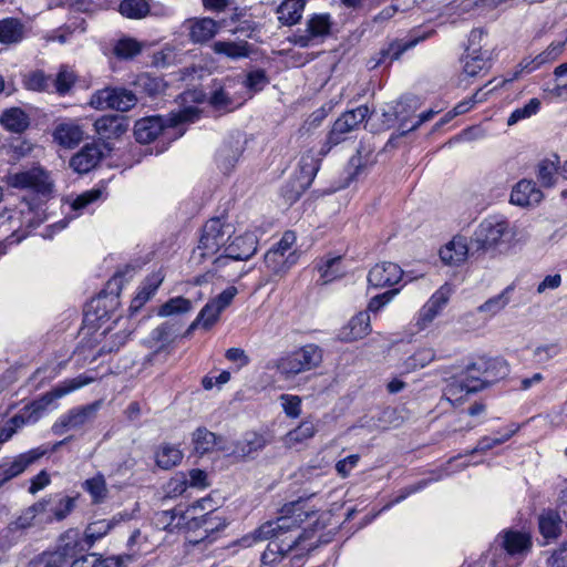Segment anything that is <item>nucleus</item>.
Wrapping results in <instances>:
<instances>
[{"label": "nucleus", "instance_id": "1", "mask_svg": "<svg viewBox=\"0 0 567 567\" xmlns=\"http://www.w3.org/2000/svg\"><path fill=\"white\" fill-rule=\"evenodd\" d=\"M509 372L507 362L502 358H480L467 367L466 377L449 384L447 393H475L485 386L505 378Z\"/></svg>", "mask_w": 567, "mask_h": 567}, {"label": "nucleus", "instance_id": "2", "mask_svg": "<svg viewBox=\"0 0 567 567\" xmlns=\"http://www.w3.org/2000/svg\"><path fill=\"white\" fill-rule=\"evenodd\" d=\"M308 516L309 513L305 509L303 501L298 499L290 504H286L281 509V516L276 520L264 523L259 528L244 536L239 543L244 547H250L258 542L278 537L284 533L300 527Z\"/></svg>", "mask_w": 567, "mask_h": 567}, {"label": "nucleus", "instance_id": "3", "mask_svg": "<svg viewBox=\"0 0 567 567\" xmlns=\"http://www.w3.org/2000/svg\"><path fill=\"white\" fill-rule=\"evenodd\" d=\"M323 359L322 350L313 343L306 344L281 355L276 369L286 381L293 380L298 374L317 369Z\"/></svg>", "mask_w": 567, "mask_h": 567}, {"label": "nucleus", "instance_id": "4", "mask_svg": "<svg viewBox=\"0 0 567 567\" xmlns=\"http://www.w3.org/2000/svg\"><path fill=\"white\" fill-rule=\"evenodd\" d=\"M496 542L505 553L493 559V567H518L522 559L528 555L533 547V538L527 530H503L497 536Z\"/></svg>", "mask_w": 567, "mask_h": 567}, {"label": "nucleus", "instance_id": "5", "mask_svg": "<svg viewBox=\"0 0 567 567\" xmlns=\"http://www.w3.org/2000/svg\"><path fill=\"white\" fill-rule=\"evenodd\" d=\"M233 226L223 223L219 218L209 219L203 227L198 246L193 250L192 259L202 262L213 258L231 238Z\"/></svg>", "mask_w": 567, "mask_h": 567}, {"label": "nucleus", "instance_id": "6", "mask_svg": "<svg viewBox=\"0 0 567 567\" xmlns=\"http://www.w3.org/2000/svg\"><path fill=\"white\" fill-rule=\"evenodd\" d=\"M370 116L367 105L343 112L333 123L326 142L321 146L320 155H327L333 146L347 141L358 131L361 124Z\"/></svg>", "mask_w": 567, "mask_h": 567}, {"label": "nucleus", "instance_id": "7", "mask_svg": "<svg viewBox=\"0 0 567 567\" xmlns=\"http://www.w3.org/2000/svg\"><path fill=\"white\" fill-rule=\"evenodd\" d=\"M484 35L481 29H474L470 33L468 45L461 60L463 72L467 76H476L491 68V51L482 44Z\"/></svg>", "mask_w": 567, "mask_h": 567}, {"label": "nucleus", "instance_id": "8", "mask_svg": "<svg viewBox=\"0 0 567 567\" xmlns=\"http://www.w3.org/2000/svg\"><path fill=\"white\" fill-rule=\"evenodd\" d=\"M137 103L136 95L125 87L105 86L95 91L89 101V105L95 110H115L127 112Z\"/></svg>", "mask_w": 567, "mask_h": 567}, {"label": "nucleus", "instance_id": "9", "mask_svg": "<svg viewBox=\"0 0 567 567\" xmlns=\"http://www.w3.org/2000/svg\"><path fill=\"white\" fill-rule=\"evenodd\" d=\"M567 30L554 40L543 52L535 58H524L515 68L512 75L504 79L502 84L517 80L523 73H532L540 66L556 61L565 50Z\"/></svg>", "mask_w": 567, "mask_h": 567}, {"label": "nucleus", "instance_id": "10", "mask_svg": "<svg viewBox=\"0 0 567 567\" xmlns=\"http://www.w3.org/2000/svg\"><path fill=\"white\" fill-rule=\"evenodd\" d=\"M509 224L506 220L488 218L483 220L471 239L475 250H487L504 243L509 237Z\"/></svg>", "mask_w": 567, "mask_h": 567}, {"label": "nucleus", "instance_id": "11", "mask_svg": "<svg viewBox=\"0 0 567 567\" xmlns=\"http://www.w3.org/2000/svg\"><path fill=\"white\" fill-rule=\"evenodd\" d=\"M332 24L329 13H315L306 21V29L296 32L291 41L300 48L318 44L330 35Z\"/></svg>", "mask_w": 567, "mask_h": 567}, {"label": "nucleus", "instance_id": "12", "mask_svg": "<svg viewBox=\"0 0 567 567\" xmlns=\"http://www.w3.org/2000/svg\"><path fill=\"white\" fill-rule=\"evenodd\" d=\"M257 250V238L254 234L247 233L243 236L235 237L227 243L224 252L214 259L216 267L227 265L229 260H247Z\"/></svg>", "mask_w": 567, "mask_h": 567}, {"label": "nucleus", "instance_id": "13", "mask_svg": "<svg viewBox=\"0 0 567 567\" xmlns=\"http://www.w3.org/2000/svg\"><path fill=\"white\" fill-rule=\"evenodd\" d=\"M99 408V402L74 408L53 424L52 431L54 434L62 435L69 430L81 429L95 419Z\"/></svg>", "mask_w": 567, "mask_h": 567}, {"label": "nucleus", "instance_id": "14", "mask_svg": "<svg viewBox=\"0 0 567 567\" xmlns=\"http://www.w3.org/2000/svg\"><path fill=\"white\" fill-rule=\"evenodd\" d=\"M7 182L14 188H30L38 193H49L51 190V182L48 173L39 167H32L22 172L10 174Z\"/></svg>", "mask_w": 567, "mask_h": 567}, {"label": "nucleus", "instance_id": "15", "mask_svg": "<svg viewBox=\"0 0 567 567\" xmlns=\"http://www.w3.org/2000/svg\"><path fill=\"white\" fill-rule=\"evenodd\" d=\"M450 299V289L441 287L435 291L426 303L420 309L416 326L419 330L427 328L443 310Z\"/></svg>", "mask_w": 567, "mask_h": 567}, {"label": "nucleus", "instance_id": "16", "mask_svg": "<svg viewBox=\"0 0 567 567\" xmlns=\"http://www.w3.org/2000/svg\"><path fill=\"white\" fill-rule=\"evenodd\" d=\"M403 271L393 262H380L372 267L368 274V282L374 288H383L398 284Z\"/></svg>", "mask_w": 567, "mask_h": 567}, {"label": "nucleus", "instance_id": "17", "mask_svg": "<svg viewBox=\"0 0 567 567\" xmlns=\"http://www.w3.org/2000/svg\"><path fill=\"white\" fill-rule=\"evenodd\" d=\"M130 515L127 513H117L110 519H97L90 523L84 532V542L87 548L106 536L116 525L128 520Z\"/></svg>", "mask_w": 567, "mask_h": 567}, {"label": "nucleus", "instance_id": "18", "mask_svg": "<svg viewBox=\"0 0 567 567\" xmlns=\"http://www.w3.org/2000/svg\"><path fill=\"white\" fill-rule=\"evenodd\" d=\"M92 381L93 378L86 377L84 374L63 381L61 384L45 393L39 401L34 403L35 410L44 409L54 400L61 399L64 395L90 384Z\"/></svg>", "mask_w": 567, "mask_h": 567}, {"label": "nucleus", "instance_id": "19", "mask_svg": "<svg viewBox=\"0 0 567 567\" xmlns=\"http://www.w3.org/2000/svg\"><path fill=\"white\" fill-rule=\"evenodd\" d=\"M95 133L102 140L118 138L128 130V122L120 115H103L94 124Z\"/></svg>", "mask_w": 567, "mask_h": 567}, {"label": "nucleus", "instance_id": "20", "mask_svg": "<svg viewBox=\"0 0 567 567\" xmlns=\"http://www.w3.org/2000/svg\"><path fill=\"white\" fill-rule=\"evenodd\" d=\"M187 24L190 41L200 44L212 40L220 29V23L208 17L189 19Z\"/></svg>", "mask_w": 567, "mask_h": 567}, {"label": "nucleus", "instance_id": "21", "mask_svg": "<svg viewBox=\"0 0 567 567\" xmlns=\"http://www.w3.org/2000/svg\"><path fill=\"white\" fill-rule=\"evenodd\" d=\"M542 199L543 193L533 181L518 182L511 193V203L520 207L537 205Z\"/></svg>", "mask_w": 567, "mask_h": 567}, {"label": "nucleus", "instance_id": "22", "mask_svg": "<svg viewBox=\"0 0 567 567\" xmlns=\"http://www.w3.org/2000/svg\"><path fill=\"white\" fill-rule=\"evenodd\" d=\"M269 439L257 432H248L244 437L236 442L234 449L229 452L236 457H254L258 452L262 451L268 444Z\"/></svg>", "mask_w": 567, "mask_h": 567}, {"label": "nucleus", "instance_id": "23", "mask_svg": "<svg viewBox=\"0 0 567 567\" xmlns=\"http://www.w3.org/2000/svg\"><path fill=\"white\" fill-rule=\"evenodd\" d=\"M102 151L95 144L85 145L80 152L72 156L70 166L79 174L89 173L102 158Z\"/></svg>", "mask_w": 567, "mask_h": 567}, {"label": "nucleus", "instance_id": "24", "mask_svg": "<svg viewBox=\"0 0 567 567\" xmlns=\"http://www.w3.org/2000/svg\"><path fill=\"white\" fill-rule=\"evenodd\" d=\"M44 453V450L34 449L16 456L10 463L3 466V481H9L23 473L30 465L42 457Z\"/></svg>", "mask_w": 567, "mask_h": 567}, {"label": "nucleus", "instance_id": "25", "mask_svg": "<svg viewBox=\"0 0 567 567\" xmlns=\"http://www.w3.org/2000/svg\"><path fill=\"white\" fill-rule=\"evenodd\" d=\"M84 544V537L82 538L78 529H69L60 536L58 549L50 553L59 554L68 561L85 549Z\"/></svg>", "mask_w": 567, "mask_h": 567}, {"label": "nucleus", "instance_id": "26", "mask_svg": "<svg viewBox=\"0 0 567 567\" xmlns=\"http://www.w3.org/2000/svg\"><path fill=\"white\" fill-rule=\"evenodd\" d=\"M243 142L240 138H230L224 142V144L217 151V164L218 167L228 173L235 164L238 162L243 153Z\"/></svg>", "mask_w": 567, "mask_h": 567}, {"label": "nucleus", "instance_id": "27", "mask_svg": "<svg viewBox=\"0 0 567 567\" xmlns=\"http://www.w3.org/2000/svg\"><path fill=\"white\" fill-rule=\"evenodd\" d=\"M164 121L161 116H150L136 121L134 126V135L136 141L147 144L154 141L163 131Z\"/></svg>", "mask_w": 567, "mask_h": 567}, {"label": "nucleus", "instance_id": "28", "mask_svg": "<svg viewBox=\"0 0 567 567\" xmlns=\"http://www.w3.org/2000/svg\"><path fill=\"white\" fill-rule=\"evenodd\" d=\"M538 528L545 539H556L561 534L563 517L555 509H545L538 516Z\"/></svg>", "mask_w": 567, "mask_h": 567}, {"label": "nucleus", "instance_id": "29", "mask_svg": "<svg viewBox=\"0 0 567 567\" xmlns=\"http://www.w3.org/2000/svg\"><path fill=\"white\" fill-rule=\"evenodd\" d=\"M84 132L75 123H61L54 130V140L63 147L73 148L83 140Z\"/></svg>", "mask_w": 567, "mask_h": 567}, {"label": "nucleus", "instance_id": "30", "mask_svg": "<svg viewBox=\"0 0 567 567\" xmlns=\"http://www.w3.org/2000/svg\"><path fill=\"white\" fill-rule=\"evenodd\" d=\"M470 249L473 248L467 245L466 238L454 237L440 250V257L447 265L458 264L465 260Z\"/></svg>", "mask_w": 567, "mask_h": 567}, {"label": "nucleus", "instance_id": "31", "mask_svg": "<svg viewBox=\"0 0 567 567\" xmlns=\"http://www.w3.org/2000/svg\"><path fill=\"white\" fill-rule=\"evenodd\" d=\"M193 443L196 453L203 455L214 450L227 452L223 445V440L217 437L213 432L207 429H197L193 434Z\"/></svg>", "mask_w": 567, "mask_h": 567}, {"label": "nucleus", "instance_id": "32", "mask_svg": "<svg viewBox=\"0 0 567 567\" xmlns=\"http://www.w3.org/2000/svg\"><path fill=\"white\" fill-rule=\"evenodd\" d=\"M306 0H284L277 8L278 20L284 25L297 24L305 10Z\"/></svg>", "mask_w": 567, "mask_h": 567}, {"label": "nucleus", "instance_id": "33", "mask_svg": "<svg viewBox=\"0 0 567 567\" xmlns=\"http://www.w3.org/2000/svg\"><path fill=\"white\" fill-rule=\"evenodd\" d=\"M433 33V30L429 31H421L416 30L414 31L409 39L404 40H398L390 44L389 49L386 51H383V55L390 56L391 61L398 60L403 52L406 50L415 47L421 41H424L425 39L430 38Z\"/></svg>", "mask_w": 567, "mask_h": 567}, {"label": "nucleus", "instance_id": "34", "mask_svg": "<svg viewBox=\"0 0 567 567\" xmlns=\"http://www.w3.org/2000/svg\"><path fill=\"white\" fill-rule=\"evenodd\" d=\"M318 429L311 419L303 420L296 429L289 431L282 439L284 444L291 449L315 436Z\"/></svg>", "mask_w": 567, "mask_h": 567}, {"label": "nucleus", "instance_id": "35", "mask_svg": "<svg viewBox=\"0 0 567 567\" xmlns=\"http://www.w3.org/2000/svg\"><path fill=\"white\" fill-rule=\"evenodd\" d=\"M298 256L296 251H290L287 256L278 250L269 249L265 255V264L267 268L275 275L285 274L291 266L297 262Z\"/></svg>", "mask_w": 567, "mask_h": 567}, {"label": "nucleus", "instance_id": "36", "mask_svg": "<svg viewBox=\"0 0 567 567\" xmlns=\"http://www.w3.org/2000/svg\"><path fill=\"white\" fill-rule=\"evenodd\" d=\"M216 54L225 55L231 60L247 58L250 54V45L247 41H216L213 44Z\"/></svg>", "mask_w": 567, "mask_h": 567}, {"label": "nucleus", "instance_id": "37", "mask_svg": "<svg viewBox=\"0 0 567 567\" xmlns=\"http://www.w3.org/2000/svg\"><path fill=\"white\" fill-rule=\"evenodd\" d=\"M24 37V25L16 18L0 20V42L13 44L20 42Z\"/></svg>", "mask_w": 567, "mask_h": 567}, {"label": "nucleus", "instance_id": "38", "mask_svg": "<svg viewBox=\"0 0 567 567\" xmlns=\"http://www.w3.org/2000/svg\"><path fill=\"white\" fill-rule=\"evenodd\" d=\"M0 123L10 132L22 133L29 126V116L19 107H11L2 113Z\"/></svg>", "mask_w": 567, "mask_h": 567}, {"label": "nucleus", "instance_id": "39", "mask_svg": "<svg viewBox=\"0 0 567 567\" xmlns=\"http://www.w3.org/2000/svg\"><path fill=\"white\" fill-rule=\"evenodd\" d=\"M348 332H344L343 338L347 340L362 339L371 331V320L368 311L359 312L348 323Z\"/></svg>", "mask_w": 567, "mask_h": 567}, {"label": "nucleus", "instance_id": "40", "mask_svg": "<svg viewBox=\"0 0 567 567\" xmlns=\"http://www.w3.org/2000/svg\"><path fill=\"white\" fill-rule=\"evenodd\" d=\"M82 488L91 496L92 504H102L109 496L107 484L104 475L101 473L85 480Z\"/></svg>", "mask_w": 567, "mask_h": 567}, {"label": "nucleus", "instance_id": "41", "mask_svg": "<svg viewBox=\"0 0 567 567\" xmlns=\"http://www.w3.org/2000/svg\"><path fill=\"white\" fill-rule=\"evenodd\" d=\"M320 152H321V148L317 150V151L313 148H310V150L306 151L305 153H302V155L300 157V161H299L300 171L303 174V177L307 179V183H311L313 181V178L316 177V175L320 168V163H321L322 158L326 156V155H320Z\"/></svg>", "mask_w": 567, "mask_h": 567}, {"label": "nucleus", "instance_id": "42", "mask_svg": "<svg viewBox=\"0 0 567 567\" xmlns=\"http://www.w3.org/2000/svg\"><path fill=\"white\" fill-rule=\"evenodd\" d=\"M221 310H219L213 301L207 302L187 329V334H189L198 326H202L204 329H209L217 322Z\"/></svg>", "mask_w": 567, "mask_h": 567}, {"label": "nucleus", "instance_id": "43", "mask_svg": "<svg viewBox=\"0 0 567 567\" xmlns=\"http://www.w3.org/2000/svg\"><path fill=\"white\" fill-rule=\"evenodd\" d=\"M182 458L183 453L175 445L163 444L156 452V464L164 470L177 465Z\"/></svg>", "mask_w": 567, "mask_h": 567}, {"label": "nucleus", "instance_id": "44", "mask_svg": "<svg viewBox=\"0 0 567 567\" xmlns=\"http://www.w3.org/2000/svg\"><path fill=\"white\" fill-rule=\"evenodd\" d=\"M435 359V351L432 348H420L410 355L403 363L405 372H413L425 368Z\"/></svg>", "mask_w": 567, "mask_h": 567}, {"label": "nucleus", "instance_id": "45", "mask_svg": "<svg viewBox=\"0 0 567 567\" xmlns=\"http://www.w3.org/2000/svg\"><path fill=\"white\" fill-rule=\"evenodd\" d=\"M150 3L147 0H122L120 12L128 19H143L150 13Z\"/></svg>", "mask_w": 567, "mask_h": 567}, {"label": "nucleus", "instance_id": "46", "mask_svg": "<svg viewBox=\"0 0 567 567\" xmlns=\"http://www.w3.org/2000/svg\"><path fill=\"white\" fill-rule=\"evenodd\" d=\"M558 175V161L544 159L537 166V178L542 186L553 187Z\"/></svg>", "mask_w": 567, "mask_h": 567}, {"label": "nucleus", "instance_id": "47", "mask_svg": "<svg viewBox=\"0 0 567 567\" xmlns=\"http://www.w3.org/2000/svg\"><path fill=\"white\" fill-rule=\"evenodd\" d=\"M539 419L544 421V423L549 426L551 430L560 429L567 425V401L559 405L554 406L545 414L538 415Z\"/></svg>", "mask_w": 567, "mask_h": 567}, {"label": "nucleus", "instance_id": "48", "mask_svg": "<svg viewBox=\"0 0 567 567\" xmlns=\"http://www.w3.org/2000/svg\"><path fill=\"white\" fill-rule=\"evenodd\" d=\"M340 257L328 258L326 260H321L320 264H318V270L323 284L331 282L341 276L342 270L340 268Z\"/></svg>", "mask_w": 567, "mask_h": 567}, {"label": "nucleus", "instance_id": "49", "mask_svg": "<svg viewBox=\"0 0 567 567\" xmlns=\"http://www.w3.org/2000/svg\"><path fill=\"white\" fill-rule=\"evenodd\" d=\"M142 44L132 38H124L116 42L113 52L120 59H132L140 54Z\"/></svg>", "mask_w": 567, "mask_h": 567}, {"label": "nucleus", "instance_id": "50", "mask_svg": "<svg viewBox=\"0 0 567 567\" xmlns=\"http://www.w3.org/2000/svg\"><path fill=\"white\" fill-rule=\"evenodd\" d=\"M192 310V301L183 298L175 297L165 302L158 310V315L167 317L177 313H185Z\"/></svg>", "mask_w": 567, "mask_h": 567}, {"label": "nucleus", "instance_id": "51", "mask_svg": "<svg viewBox=\"0 0 567 567\" xmlns=\"http://www.w3.org/2000/svg\"><path fill=\"white\" fill-rule=\"evenodd\" d=\"M23 83L28 90L48 91L51 85V78L43 71H32L24 76Z\"/></svg>", "mask_w": 567, "mask_h": 567}, {"label": "nucleus", "instance_id": "52", "mask_svg": "<svg viewBox=\"0 0 567 567\" xmlns=\"http://www.w3.org/2000/svg\"><path fill=\"white\" fill-rule=\"evenodd\" d=\"M539 106H540V101L538 99H536V97L530 99L527 104H525L524 106L518 107L512 112V114L509 115V117L507 120V124L511 126L522 120L530 117L532 115H534L538 112Z\"/></svg>", "mask_w": 567, "mask_h": 567}, {"label": "nucleus", "instance_id": "53", "mask_svg": "<svg viewBox=\"0 0 567 567\" xmlns=\"http://www.w3.org/2000/svg\"><path fill=\"white\" fill-rule=\"evenodd\" d=\"M27 567H66V560L59 554L44 551L30 560Z\"/></svg>", "mask_w": 567, "mask_h": 567}, {"label": "nucleus", "instance_id": "54", "mask_svg": "<svg viewBox=\"0 0 567 567\" xmlns=\"http://www.w3.org/2000/svg\"><path fill=\"white\" fill-rule=\"evenodd\" d=\"M517 431V427L511 429L504 434L497 436V437H488L484 436L482 437L477 445L471 451V454L478 453V452H486L491 449H493L496 445L503 444L506 441H508Z\"/></svg>", "mask_w": 567, "mask_h": 567}, {"label": "nucleus", "instance_id": "55", "mask_svg": "<svg viewBox=\"0 0 567 567\" xmlns=\"http://www.w3.org/2000/svg\"><path fill=\"white\" fill-rule=\"evenodd\" d=\"M75 80L76 76L72 70L68 66H61L54 80L55 91L61 95L68 93L75 83Z\"/></svg>", "mask_w": 567, "mask_h": 567}, {"label": "nucleus", "instance_id": "56", "mask_svg": "<svg viewBox=\"0 0 567 567\" xmlns=\"http://www.w3.org/2000/svg\"><path fill=\"white\" fill-rule=\"evenodd\" d=\"M75 498L70 496H59L55 505L50 508V512L56 519L65 518L74 508Z\"/></svg>", "mask_w": 567, "mask_h": 567}, {"label": "nucleus", "instance_id": "57", "mask_svg": "<svg viewBox=\"0 0 567 567\" xmlns=\"http://www.w3.org/2000/svg\"><path fill=\"white\" fill-rule=\"evenodd\" d=\"M279 400L287 416L296 419L301 414V399L298 395L281 394Z\"/></svg>", "mask_w": 567, "mask_h": 567}, {"label": "nucleus", "instance_id": "58", "mask_svg": "<svg viewBox=\"0 0 567 567\" xmlns=\"http://www.w3.org/2000/svg\"><path fill=\"white\" fill-rule=\"evenodd\" d=\"M507 303L508 297L506 295V291H503L502 293L488 299L483 305H481L478 310L481 312H488L491 315H495L499 312L502 309H504Z\"/></svg>", "mask_w": 567, "mask_h": 567}, {"label": "nucleus", "instance_id": "59", "mask_svg": "<svg viewBox=\"0 0 567 567\" xmlns=\"http://www.w3.org/2000/svg\"><path fill=\"white\" fill-rule=\"evenodd\" d=\"M188 487V480L184 473L175 475L166 485V493L169 497L181 496Z\"/></svg>", "mask_w": 567, "mask_h": 567}, {"label": "nucleus", "instance_id": "60", "mask_svg": "<svg viewBox=\"0 0 567 567\" xmlns=\"http://www.w3.org/2000/svg\"><path fill=\"white\" fill-rule=\"evenodd\" d=\"M102 196V190L99 188H92L80 194L72 203L73 210H81L87 205L96 202Z\"/></svg>", "mask_w": 567, "mask_h": 567}, {"label": "nucleus", "instance_id": "61", "mask_svg": "<svg viewBox=\"0 0 567 567\" xmlns=\"http://www.w3.org/2000/svg\"><path fill=\"white\" fill-rule=\"evenodd\" d=\"M199 117V111L197 107L189 106L185 107L177 113H171V125L176 126L182 123L195 122Z\"/></svg>", "mask_w": 567, "mask_h": 567}, {"label": "nucleus", "instance_id": "62", "mask_svg": "<svg viewBox=\"0 0 567 567\" xmlns=\"http://www.w3.org/2000/svg\"><path fill=\"white\" fill-rule=\"evenodd\" d=\"M559 352V347L555 343H550L537 347L534 350L533 355L538 363H545L557 357Z\"/></svg>", "mask_w": 567, "mask_h": 567}, {"label": "nucleus", "instance_id": "63", "mask_svg": "<svg viewBox=\"0 0 567 567\" xmlns=\"http://www.w3.org/2000/svg\"><path fill=\"white\" fill-rule=\"evenodd\" d=\"M237 288L231 286L221 291L216 298L212 299L221 312L231 303L233 299L237 295Z\"/></svg>", "mask_w": 567, "mask_h": 567}, {"label": "nucleus", "instance_id": "64", "mask_svg": "<svg viewBox=\"0 0 567 567\" xmlns=\"http://www.w3.org/2000/svg\"><path fill=\"white\" fill-rule=\"evenodd\" d=\"M267 84V78L264 71H252L247 75L246 86L254 91L261 90Z\"/></svg>", "mask_w": 567, "mask_h": 567}]
</instances>
